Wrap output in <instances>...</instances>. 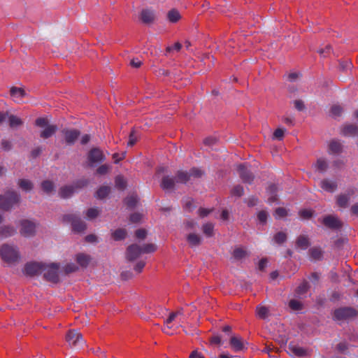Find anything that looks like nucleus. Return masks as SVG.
<instances>
[{
  "label": "nucleus",
  "mask_w": 358,
  "mask_h": 358,
  "mask_svg": "<svg viewBox=\"0 0 358 358\" xmlns=\"http://www.w3.org/2000/svg\"><path fill=\"white\" fill-rule=\"evenodd\" d=\"M62 142L67 147H73L78 142L82 149H86L91 143L92 136L90 134H81L79 129L75 128H67L62 131Z\"/></svg>",
  "instance_id": "obj_1"
},
{
  "label": "nucleus",
  "mask_w": 358,
  "mask_h": 358,
  "mask_svg": "<svg viewBox=\"0 0 358 358\" xmlns=\"http://www.w3.org/2000/svg\"><path fill=\"white\" fill-rule=\"evenodd\" d=\"M21 203L20 194L13 189H7L0 194V210L4 212L10 211L15 206Z\"/></svg>",
  "instance_id": "obj_2"
},
{
  "label": "nucleus",
  "mask_w": 358,
  "mask_h": 358,
  "mask_svg": "<svg viewBox=\"0 0 358 358\" xmlns=\"http://www.w3.org/2000/svg\"><path fill=\"white\" fill-rule=\"evenodd\" d=\"M0 257L7 264H14L18 262L20 255L15 246L3 243L0 247Z\"/></svg>",
  "instance_id": "obj_3"
},
{
  "label": "nucleus",
  "mask_w": 358,
  "mask_h": 358,
  "mask_svg": "<svg viewBox=\"0 0 358 358\" xmlns=\"http://www.w3.org/2000/svg\"><path fill=\"white\" fill-rule=\"evenodd\" d=\"M358 311L353 307L344 306L336 308L332 313V318L335 321H344L357 317Z\"/></svg>",
  "instance_id": "obj_4"
},
{
  "label": "nucleus",
  "mask_w": 358,
  "mask_h": 358,
  "mask_svg": "<svg viewBox=\"0 0 358 358\" xmlns=\"http://www.w3.org/2000/svg\"><path fill=\"white\" fill-rule=\"evenodd\" d=\"M64 222L71 223V229L76 234L84 232L87 229L86 223L74 214H65L62 217Z\"/></svg>",
  "instance_id": "obj_5"
},
{
  "label": "nucleus",
  "mask_w": 358,
  "mask_h": 358,
  "mask_svg": "<svg viewBox=\"0 0 358 358\" xmlns=\"http://www.w3.org/2000/svg\"><path fill=\"white\" fill-rule=\"evenodd\" d=\"M318 221L327 228L332 231H341L343 227V222L335 215L329 214L320 218Z\"/></svg>",
  "instance_id": "obj_6"
},
{
  "label": "nucleus",
  "mask_w": 358,
  "mask_h": 358,
  "mask_svg": "<svg viewBox=\"0 0 358 358\" xmlns=\"http://www.w3.org/2000/svg\"><path fill=\"white\" fill-rule=\"evenodd\" d=\"M47 264L43 262H27L24 267V273L26 275L34 277L40 275L46 269Z\"/></svg>",
  "instance_id": "obj_7"
},
{
  "label": "nucleus",
  "mask_w": 358,
  "mask_h": 358,
  "mask_svg": "<svg viewBox=\"0 0 358 358\" xmlns=\"http://www.w3.org/2000/svg\"><path fill=\"white\" fill-rule=\"evenodd\" d=\"M59 264L51 263L47 264L46 272L43 274V278L50 282L53 284H57L59 282Z\"/></svg>",
  "instance_id": "obj_8"
},
{
  "label": "nucleus",
  "mask_w": 358,
  "mask_h": 358,
  "mask_svg": "<svg viewBox=\"0 0 358 358\" xmlns=\"http://www.w3.org/2000/svg\"><path fill=\"white\" fill-rule=\"evenodd\" d=\"M20 233L22 236L28 238L36 235V225L34 222L23 219L20 221Z\"/></svg>",
  "instance_id": "obj_9"
},
{
  "label": "nucleus",
  "mask_w": 358,
  "mask_h": 358,
  "mask_svg": "<svg viewBox=\"0 0 358 358\" xmlns=\"http://www.w3.org/2000/svg\"><path fill=\"white\" fill-rule=\"evenodd\" d=\"M142 254L141 246L136 243L129 245L126 249V259L129 262H134Z\"/></svg>",
  "instance_id": "obj_10"
},
{
  "label": "nucleus",
  "mask_w": 358,
  "mask_h": 358,
  "mask_svg": "<svg viewBox=\"0 0 358 358\" xmlns=\"http://www.w3.org/2000/svg\"><path fill=\"white\" fill-rule=\"evenodd\" d=\"M139 18L142 23L150 25L155 22L157 16L154 10L145 8L141 10Z\"/></svg>",
  "instance_id": "obj_11"
},
{
  "label": "nucleus",
  "mask_w": 358,
  "mask_h": 358,
  "mask_svg": "<svg viewBox=\"0 0 358 358\" xmlns=\"http://www.w3.org/2000/svg\"><path fill=\"white\" fill-rule=\"evenodd\" d=\"M237 171L239 173L240 178L245 183H251L254 180L253 174L247 169L245 166L243 164L238 166Z\"/></svg>",
  "instance_id": "obj_12"
},
{
  "label": "nucleus",
  "mask_w": 358,
  "mask_h": 358,
  "mask_svg": "<svg viewBox=\"0 0 358 358\" xmlns=\"http://www.w3.org/2000/svg\"><path fill=\"white\" fill-rule=\"evenodd\" d=\"M354 194V191L350 189L348 194H340L336 196V203L339 208H345L348 207L350 196Z\"/></svg>",
  "instance_id": "obj_13"
},
{
  "label": "nucleus",
  "mask_w": 358,
  "mask_h": 358,
  "mask_svg": "<svg viewBox=\"0 0 358 358\" xmlns=\"http://www.w3.org/2000/svg\"><path fill=\"white\" fill-rule=\"evenodd\" d=\"M138 196L136 192H132L127 195L123 199V203L127 206V208L132 210L134 209L138 203Z\"/></svg>",
  "instance_id": "obj_14"
},
{
  "label": "nucleus",
  "mask_w": 358,
  "mask_h": 358,
  "mask_svg": "<svg viewBox=\"0 0 358 358\" xmlns=\"http://www.w3.org/2000/svg\"><path fill=\"white\" fill-rule=\"evenodd\" d=\"M75 260L76 263L82 268H87L91 260V256L84 252H79L76 255Z\"/></svg>",
  "instance_id": "obj_15"
},
{
  "label": "nucleus",
  "mask_w": 358,
  "mask_h": 358,
  "mask_svg": "<svg viewBox=\"0 0 358 358\" xmlns=\"http://www.w3.org/2000/svg\"><path fill=\"white\" fill-rule=\"evenodd\" d=\"M220 142L218 136L216 135H212L206 137L203 140V145L206 150H213L215 148Z\"/></svg>",
  "instance_id": "obj_16"
},
{
  "label": "nucleus",
  "mask_w": 358,
  "mask_h": 358,
  "mask_svg": "<svg viewBox=\"0 0 358 358\" xmlns=\"http://www.w3.org/2000/svg\"><path fill=\"white\" fill-rule=\"evenodd\" d=\"M82 338V334L74 329H70L66 334V341L70 345H76L80 338Z\"/></svg>",
  "instance_id": "obj_17"
},
{
  "label": "nucleus",
  "mask_w": 358,
  "mask_h": 358,
  "mask_svg": "<svg viewBox=\"0 0 358 358\" xmlns=\"http://www.w3.org/2000/svg\"><path fill=\"white\" fill-rule=\"evenodd\" d=\"M10 96L13 97L15 102L20 103L22 101V98L26 96L27 94L25 91L20 87H13L10 89Z\"/></svg>",
  "instance_id": "obj_18"
},
{
  "label": "nucleus",
  "mask_w": 358,
  "mask_h": 358,
  "mask_svg": "<svg viewBox=\"0 0 358 358\" xmlns=\"http://www.w3.org/2000/svg\"><path fill=\"white\" fill-rule=\"evenodd\" d=\"M343 146L342 143L337 140H332L329 144V155H339L342 152Z\"/></svg>",
  "instance_id": "obj_19"
},
{
  "label": "nucleus",
  "mask_w": 358,
  "mask_h": 358,
  "mask_svg": "<svg viewBox=\"0 0 358 358\" xmlns=\"http://www.w3.org/2000/svg\"><path fill=\"white\" fill-rule=\"evenodd\" d=\"M229 344L235 352L241 351L245 348L243 339L241 337L231 336L230 338Z\"/></svg>",
  "instance_id": "obj_20"
},
{
  "label": "nucleus",
  "mask_w": 358,
  "mask_h": 358,
  "mask_svg": "<svg viewBox=\"0 0 358 358\" xmlns=\"http://www.w3.org/2000/svg\"><path fill=\"white\" fill-rule=\"evenodd\" d=\"M289 350L298 357H303L310 355L307 349L299 345H292L291 343L289 345Z\"/></svg>",
  "instance_id": "obj_21"
},
{
  "label": "nucleus",
  "mask_w": 358,
  "mask_h": 358,
  "mask_svg": "<svg viewBox=\"0 0 358 358\" xmlns=\"http://www.w3.org/2000/svg\"><path fill=\"white\" fill-rule=\"evenodd\" d=\"M16 233L15 227L12 225H3L0 227V237L8 238L13 236Z\"/></svg>",
  "instance_id": "obj_22"
},
{
  "label": "nucleus",
  "mask_w": 358,
  "mask_h": 358,
  "mask_svg": "<svg viewBox=\"0 0 358 358\" xmlns=\"http://www.w3.org/2000/svg\"><path fill=\"white\" fill-rule=\"evenodd\" d=\"M310 245V239L307 236L299 235L296 239V246L300 249L306 250Z\"/></svg>",
  "instance_id": "obj_23"
},
{
  "label": "nucleus",
  "mask_w": 358,
  "mask_h": 358,
  "mask_svg": "<svg viewBox=\"0 0 358 358\" xmlns=\"http://www.w3.org/2000/svg\"><path fill=\"white\" fill-rule=\"evenodd\" d=\"M74 187L72 185H64L59 191V195L62 199H68L73 196L74 194Z\"/></svg>",
  "instance_id": "obj_24"
},
{
  "label": "nucleus",
  "mask_w": 358,
  "mask_h": 358,
  "mask_svg": "<svg viewBox=\"0 0 358 358\" xmlns=\"http://www.w3.org/2000/svg\"><path fill=\"white\" fill-rule=\"evenodd\" d=\"M310 257L315 261L321 260L323 257L324 252L320 247H312L308 250Z\"/></svg>",
  "instance_id": "obj_25"
},
{
  "label": "nucleus",
  "mask_w": 358,
  "mask_h": 358,
  "mask_svg": "<svg viewBox=\"0 0 358 358\" xmlns=\"http://www.w3.org/2000/svg\"><path fill=\"white\" fill-rule=\"evenodd\" d=\"M127 231L124 228H118L111 233V238L115 241H122L126 238Z\"/></svg>",
  "instance_id": "obj_26"
},
{
  "label": "nucleus",
  "mask_w": 358,
  "mask_h": 358,
  "mask_svg": "<svg viewBox=\"0 0 358 358\" xmlns=\"http://www.w3.org/2000/svg\"><path fill=\"white\" fill-rule=\"evenodd\" d=\"M175 180L178 183L185 184L190 180V175L189 172L178 171L175 176Z\"/></svg>",
  "instance_id": "obj_27"
},
{
  "label": "nucleus",
  "mask_w": 358,
  "mask_h": 358,
  "mask_svg": "<svg viewBox=\"0 0 358 358\" xmlns=\"http://www.w3.org/2000/svg\"><path fill=\"white\" fill-rule=\"evenodd\" d=\"M175 178H169V176H164L162 179L160 185L163 189H173L175 187Z\"/></svg>",
  "instance_id": "obj_28"
},
{
  "label": "nucleus",
  "mask_w": 358,
  "mask_h": 358,
  "mask_svg": "<svg viewBox=\"0 0 358 358\" xmlns=\"http://www.w3.org/2000/svg\"><path fill=\"white\" fill-rule=\"evenodd\" d=\"M321 187L328 192H334L337 188V183L336 182H332L329 180L328 179H323L321 181Z\"/></svg>",
  "instance_id": "obj_29"
},
{
  "label": "nucleus",
  "mask_w": 358,
  "mask_h": 358,
  "mask_svg": "<svg viewBox=\"0 0 358 358\" xmlns=\"http://www.w3.org/2000/svg\"><path fill=\"white\" fill-rule=\"evenodd\" d=\"M310 285L306 280H303V282L296 287L294 290L296 296H301L306 294L310 289Z\"/></svg>",
  "instance_id": "obj_30"
},
{
  "label": "nucleus",
  "mask_w": 358,
  "mask_h": 358,
  "mask_svg": "<svg viewBox=\"0 0 358 358\" xmlns=\"http://www.w3.org/2000/svg\"><path fill=\"white\" fill-rule=\"evenodd\" d=\"M18 187L23 191L29 192L33 189L34 184L33 182L28 179H19L17 181Z\"/></svg>",
  "instance_id": "obj_31"
},
{
  "label": "nucleus",
  "mask_w": 358,
  "mask_h": 358,
  "mask_svg": "<svg viewBox=\"0 0 358 358\" xmlns=\"http://www.w3.org/2000/svg\"><path fill=\"white\" fill-rule=\"evenodd\" d=\"M343 136H356L358 134V127L354 124L345 126L342 129Z\"/></svg>",
  "instance_id": "obj_32"
},
{
  "label": "nucleus",
  "mask_w": 358,
  "mask_h": 358,
  "mask_svg": "<svg viewBox=\"0 0 358 358\" xmlns=\"http://www.w3.org/2000/svg\"><path fill=\"white\" fill-rule=\"evenodd\" d=\"M57 127L55 125H48L41 132V137L48 138L52 136L57 131Z\"/></svg>",
  "instance_id": "obj_33"
},
{
  "label": "nucleus",
  "mask_w": 358,
  "mask_h": 358,
  "mask_svg": "<svg viewBox=\"0 0 358 358\" xmlns=\"http://www.w3.org/2000/svg\"><path fill=\"white\" fill-rule=\"evenodd\" d=\"M41 188L43 192L50 194L54 191L55 185L52 181L50 180H45L41 182Z\"/></svg>",
  "instance_id": "obj_34"
},
{
  "label": "nucleus",
  "mask_w": 358,
  "mask_h": 358,
  "mask_svg": "<svg viewBox=\"0 0 358 358\" xmlns=\"http://www.w3.org/2000/svg\"><path fill=\"white\" fill-rule=\"evenodd\" d=\"M140 138L139 133L136 129H132L129 134L127 145L128 147H132Z\"/></svg>",
  "instance_id": "obj_35"
},
{
  "label": "nucleus",
  "mask_w": 358,
  "mask_h": 358,
  "mask_svg": "<svg viewBox=\"0 0 358 358\" xmlns=\"http://www.w3.org/2000/svg\"><path fill=\"white\" fill-rule=\"evenodd\" d=\"M110 192V187L109 186H101L96 192V197L99 199L106 198Z\"/></svg>",
  "instance_id": "obj_36"
},
{
  "label": "nucleus",
  "mask_w": 358,
  "mask_h": 358,
  "mask_svg": "<svg viewBox=\"0 0 358 358\" xmlns=\"http://www.w3.org/2000/svg\"><path fill=\"white\" fill-rule=\"evenodd\" d=\"M115 187L119 190H124L127 186V182L123 176L118 175L115 178Z\"/></svg>",
  "instance_id": "obj_37"
},
{
  "label": "nucleus",
  "mask_w": 358,
  "mask_h": 358,
  "mask_svg": "<svg viewBox=\"0 0 358 358\" xmlns=\"http://www.w3.org/2000/svg\"><path fill=\"white\" fill-rule=\"evenodd\" d=\"M232 255L235 259L240 260L245 258L248 252L243 247H237L234 250Z\"/></svg>",
  "instance_id": "obj_38"
},
{
  "label": "nucleus",
  "mask_w": 358,
  "mask_h": 358,
  "mask_svg": "<svg viewBox=\"0 0 358 358\" xmlns=\"http://www.w3.org/2000/svg\"><path fill=\"white\" fill-rule=\"evenodd\" d=\"M187 241L191 246H196L201 243V238L196 234H189L187 236Z\"/></svg>",
  "instance_id": "obj_39"
},
{
  "label": "nucleus",
  "mask_w": 358,
  "mask_h": 358,
  "mask_svg": "<svg viewBox=\"0 0 358 358\" xmlns=\"http://www.w3.org/2000/svg\"><path fill=\"white\" fill-rule=\"evenodd\" d=\"M167 17L169 22L176 23L181 18V15L177 10L172 9L167 13Z\"/></svg>",
  "instance_id": "obj_40"
},
{
  "label": "nucleus",
  "mask_w": 358,
  "mask_h": 358,
  "mask_svg": "<svg viewBox=\"0 0 358 358\" xmlns=\"http://www.w3.org/2000/svg\"><path fill=\"white\" fill-rule=\"evenodd\" d=\"M287 236L283 231H279L274 234L273 240L277 244L281 245L287 241Z\"/></svg>",
  "instance_id": "obj_41"
},
{
  "label": "nucleus",
  "mask_w": 358,
  "mask_h": 358,
  "mask_svg": "<svg viewBox=\"0 0 358 358\" xmlns=\"http://www.w3.org/2000/svg\"><path fill=\"white\" fill-rule=\"evenodd\" d=\"M268 308L266 306H258L256 308L257 315L262 320L266 319L268 316Z\"/></svg>",
  "instance_id": "obj_42"
},
{
  "label": "nucleus",
  "mask_w": 358,
  "mask_h": 358,
  "mask_svg": "<svg viewBox=\"0 0 358 358\" xmlns=\"http://www.w3.org/2000/svg\"><path fill=\"white\" fill-rule=\"evenodd\" d=\"M8 122H9V126L12 128L17 127L22 125L23 123L22 120L20 117H18L14 115H9Z\"/></svg>",
  "instance_id": "obj_43"
},
{
  "label": "nucleus",
  "mask_w": 358,
  "mask_h": 358,
  "mask_svg": "<svg viewBox=\"0 0 358 358\" xmlns=\"http://www.w3.org/2000/svg\"><path fill=\"white\" fill-rule=\"evenodd\" d=\"M87 157H106V153L99 147H93L90 150Z\"/></svg>",
  "instance_id": "obj_44"
},
{
  "label": "nucleus",
  "mask_w": 358,
  "mask_h": 358,
  "mask_svg": "<svg viewBox=\"0 0 358 358\" xmlns=\"http://www.w3.org/2000/svg\"><path fill=\"white\" fill-rule=\"evenodd\" d=\"M315 211L311 209L303 208L299 210V215L303 220H309L313 217Z\"/></svg>",
  "instance_id": "obj_45"
},
{
  "label": "nucleus",
  "mask_w": 358,
  "mask_h": 358,
  "mask_svg": "<svg viewBox=\"0 0 358 358\" xmlns=\"http://www.w3.org/2000/svg\"><path fill=\"white\" fill-rule=\"evenodd\" d=\"M157 247L154 243H146L141 247L142 254H149L156 252Z\"/></svg>",
  "instance_id": "obj_46"
},
{
  "label": "nucleus",
  "mask_w": 358,
  "mask_h": 358,
  "mask_svg": "<svg viewBox=\"0 0 358 358\" xmlns=\"http://www.w3.org/2000/svg\"><path fill=\"white\" fill-rule=\"evenodd\" d=\"M79 269L78 266L73 263L66 264L63 267V271L66 275H69L72 273L78 271Z\"/></svg>",
  "instance_id": "obj_47"
},
{
  "label": "nucleus",
  "mask_w": 358,
  "mask_h": 358,
  "mask_svg": "<svg viewBox=\"0 0 358 358\" xmlns=\"http://www.w3.org/2000/svg\"><path fill=\"white\" fill-rule=\"evenodd\" d=\"M289 307L292 310H301L303 308V304L300 301L291 299L289 301Z\"/></svg>",
  "instance_id": "obj_48"
},
{
  "label": "nucleus",
  "mask_w": 358,
  "mask_h": 358,
  "mask_svg": "<svg viewBox=\"0 0 358 358\" xmlns=\"http://www.w3.org/2000/svg\"><path fill=\"white\" fill-rule=\"evenodd\" d=\"M89 180L86 178H82L77 180L73 182V185L72 186L74 187V190L78 189H83L87 186L89 184Z\"/></svg>",
  "instance_id": "obj_49"
},
{
  "label": "nucleus",
  "mask_w": 358,
  "mask_h": 358,
  "mask_svg": "<svg viewBox=\"0 0 358 358\" xmlns=\"http://www.w3.org/2000/svg\"><path fill=\"white\" fill-rule=\"evenodd\" d=\"M202 229L203 234L208 237L213 236L214 234V226L212 223H206L205 224L203 225Z\"/></svg>",
  "instance_id": "obj_50"
},
{
  "label": "nucleus",
  "mask_w": 358,
  "mask_h": 358,
  "mask_svg": "<svg viewBox=\"0 0 358 358\" xmlns=\"http://www.w3.org/2000/svg\"><path fill=\"white\" fill-rule=\"evenodd\" d=\"M143 219V215L138 212H134L130 214L129 220L131 223L137 224L141 222Z\"/></svg>",
  "instance_id": "obj_51"
},
{
  "label": "nucleus",
  "mask_w": 358,
  "mask_h": 358,
  "mask_svg": "<svg viewBox=\"0 0 358 358\" xmlns=\"http://www.w3.org/2000/svg\"><path fill=\"white\" fill-rule=\"evenodd\" d=\"M316 168L320 172H324L327 169L328 164L324 159H318L316 162Z\"/></svg>",
  "instance_id": "obj_52"
},
{
  "label": "nucleus",
  "mask_w": 358,
  "mask_h": 358,
  "mask_svg": "<svg viewBox=\"0 0 358 358\" xmlns=\"http://www.w3.org/2000/svg\"><path fill=\"white\" fill-rule=\"evenodd\" d=\"M231 194L234 196L241 197L243 195V187L240 185H235L231 190Z\"/></svg>",
  "instance_id": "obj_53"
},
{
  "label": "nucleus",
  "mask_w": 358,
  "mask_h": 358,
  "mask_svg": "<svg viewBox=\"0 0 358 358\" xmlns=\"http://www.w3.org/2000/svg\"><path fill=\"white\" fill-rule=\"evenodd\" d=\"M189 174L190 177L192 176L195 178H199L203 175V171L199 168L193 167L189 170Z\"/></svg>",
  "instance_id": "obj_54"
},
{
  "label": "nucleus",
  "mask_w": 358,
  "mask_h": 358,
  "mask_svg": "<svg viewBox=\"0 0 358 358\" xmlns=\"http://www.w3.org/2000/svg\"><path fill=\"white\" fill-rule=\"evenodd\" d=\"M265 350L268 353L269 357H273L271 355L273 352L276 353V354H278V353L280 352V350L278 348H277L275 345H273V344L267 345L265 347Z\"/></svg>",
  "instance_id": "obj_55"
},
{
  "label": "nucleus",
  "mask_w": 358,
  "mask_h": 358,
  "mask_svg": "<svg viewBox=\"0 0 358 358\" xmlns=\"http://www.w3.org/2000/svg\"><path fill=\"white\" fill-rule=\"evenodd\" d=\"M257 219L260 223H262V224H265L268 219V213L264 210H260L257 213Z\"/></svg>",
  "instance_id": "obj_56"
},
{
  "label": "nucleus",
  "mask_w": 358,
  "mask_h": 358,
  "mask_svg": "<svg viewBox=\"0 0 358 358\" xmlns=\"http://www.w3.org/2000/svg\"><path fill=\"white\" fill-rule=\"evenodd\" d=\"M348 241L346 237H339L334 241V246L338 249L343 248L345 243Z\"/></svg>",
  "instance_id": "obj_57"
},
{
  "label": "nucleus",
  "mask_w": 358,
  "mask_h": 358,
  "mask_svg": "<svg viewBox=\"0 0 358 358\" xmlns=\"http://www.w3.org/2000/svg\"><path fill=\"white\" fill-rule=\"evenodd\" d=\"M343 108L338 105H334L331 108V113L334 117H338L341 115Z\"/></svg>",
  "instance_id": "obj_58"
},
{
  "label": "nucleus",
  "mask_w": 358,
  "mask_h": 358,
  "mask_svg": "<svg viewBox=\"0 0 358 358\" xmlns=\"http://www.w3.org/2000/svg\"><path fill=\"white\" fill-rule=\"evenodd\" d=\"M285 131V129L281 128L275 129L273 134V138L279 141L282 140L284 136Z\"/></svg>",
  "instance_id": "obj_59"
},
{
  "label": "nucleus",
  "mask_w": 358,
  "mask_h": 358,
  "mask_svg": "<svg viewBox=\"0 0 358 358\" xmlns=\"http://www.w3.org/2000/svg\"><path fill=\"white\" fill-rule=\"evenodd\" d=\"M99 212L97 209L94 208H90L87 210L86 215L90 219H94L98 217Z\"/></svg>",
  "instance_id": "obj_60"
},
{
  "label": "nucleus",
  "mask_w": 358,
  "mask_h": 358,
  "mask_svg": "<svg viewBox=\"0 0 358 358\" xmlns=\"http://www.w3.org/2000/svg\"><path fill=\"white\" fill-rule=\"evenodd\" d=\"M275 214L279 217H285L287 216L288 213L286 208L283 207H278L275 210Z\"/></svg>",
  "instance_id": "obj_61"
},
{
  "label": "nucleus",
  "mask_w": 358,
  "mask_h": 358,
  "mask_svg": "<svg viewBox=\"0 0 358 358\" xmlns=\"http://www.w3.org/2000/svg\"><path fill=\"white\" fill-rule=\"evenodd\" d=\"M146 265V263L145 262L143 261V260H141V261H138L136 265L134 266V269L135 270V271H136L138 273H142L143 268H145Z\"/></svg>",
  "instance_id": "obj_62"
},
{
  "label": "nucleus",
  "mask_w": 358,
  "mask_h": 358,
  "mask_svg": "<svg viewBox=\"0 0 358 358\" xmlns=\"http://www.w3.org/2000/svg\"><path fill=\"white\" fill-rule=\"evenodd\" d=\"M147 236V231L145 229H138L135 231V236L139 239H145Z\"/></svg>",
  "instance_id": "obj_63"
},
{
  "label": "nucleus",
  "mask_w": 358,
  "mask_h": 358,
  "mask_svg": "<svg viewBox=\"0 0 358 358\" xmlns=\"http://www.w3.org/2000/svg\"><path fill=\"white\" fill-rule=\"evenodd\" d=\"M110 166L107 164H103L100 166L96 171V173L99 175H105L108 172Z\"/></svg>",
  "instance_id": "obj_64"
}]
</instances>
